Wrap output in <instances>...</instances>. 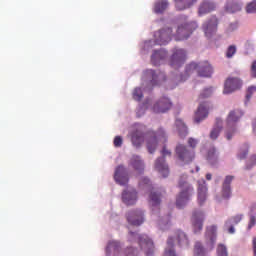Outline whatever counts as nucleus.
Listing matches in <instances>:
<instances>
[{
    "mask_svg": "<svg viewBox=\"0 0 256 256\" xmlns=\"http://www.w3.org/2000/svg\"><path fill=\"white\" fill-rule=\"evenodd\" d=\"M187 177H182L179 180V188L181 189L180 193L178 194L176 198V207L181 209V207H185L195 195V189L189 184L188 182L185 181Z\"/></svg>",
    "mask_w": 256,
    "mask_h": 256,
    "instance_id": "obj_1",
    "label": "nucleus"
},
{
    "mask_svg": "<svg viewBox=\"0 0 256 256\" xmlns=\"http://www.w3.org/2000/svg\"><path fill=\"white\" fill-rule=\"evenodd\" d=\"M193 71H197L200 77H211L213 75V67L207 61L200 62L199 64L194 62L188 64L186 66V74L191 75Z\"/></svg>",
    "mask_w": 256,
    "mask_h": 256,
    "instance_id": "obj_2",
    "label": "nucleus"
},
{
    "mask_svg": "<svg viewBox=\"0 0 256 256\" xmlns=\"http://www.w3.org/2000/svg\"><path fill=\"white\" fill-rule=\"evenodd\" d=\"M175 154L178 161L184 163V165H189V163H193V160L195 159V151L193 149H189L183 144H178L176 146Z\"/></svg>",
    "mask_w": 256,
    "mask_h": 256,
    "instance_id": "obj_3",
    "label": "nucleus"
},
{
    "mask_svg": "<svg viewBox=\"0 0 256 256\" xmlns=\"http://www.w3.org/2000/svg\"><path fill=\"white\" fill-rule=\"evenodd\" d=\"M149 135H152L147 141V149L148 153H155V149H157V143H167V135L165 134V130L163 128L158 129L157 132H149Z\"/></svg>",
    "mask_w": 256,
    "mask_h": 256,
    "instance_id": "obj_4",
    "label": "nucleus"
},
{
    "mask_svg": "<svg viewBox=\"0 0 256 256\" xmlns=\"http://www.w3.org/2000/svg\"><path fill=\"white\" fill-rule=\"evenodd\" d=\"M131 237H134V239H138V244L140 245V248L142 251L145 252L146 256H152L153 253H155V245L153 244V240L149 238V236L142 234L138 235L134 232H130Z\"/></svg>",
    "mask_w": 256,
    "mask_h": 256,
    "instance_id": "obj_5",
    "label": "nucleus"
},
{
    "mask_svg": "<svg viewBox=\"0 0 256 256\" xmlns=\"http://www.w3.org/2000/svg\"><path fill=\"white\" fill-rule=\"evenodd\" d=\"M199 27L197 25V22H189V23H184L180 26H178L175 40L176 41H185V39H189L191 33L195 31Z\"/></svg>",
    "mask_w": 256,
    "mask_h": 256,
    "instance_id": "obj_6",
    "label": "nucleus"
},
{
    "mask_svg": "<svg viewBox=\"0 0 256 256\" xmlns=\"http://www.w3.org/2000/svg\"><path fill=\"white\" fill-rule=\"evenodd\" d=\"M161 153L163 157L156 160L155 169L160 172L162 177H169V166L165 163V157H171V150H168L167 146H163Z\"/></svg>",
    "mask_w": 256,
    "mask_h": 256,
    "instance_id": "obj_7",
    "label": "nucleus"
},
{
    "mask_svg": "<svg viewBox=\"0 0 256 256\" xmlns=\"http://www.w3.org/2000/svg\"><path fill=\"white\" fill-rule=\"evenodd\" d=\"M219 25V19L217 16H211L202 25V30L204 31L205 37L211 39L215 33H217V27Z\"/></svg>",
    "mask_w": 256,
    "mask_h": 256,
    "instance_id": "obj_8",
    "label": "nucleus"
},
{
    "mask_svg": "<svg viewBox=\"0 0 256 256\" xmlns=\"http://www.w3.org/2000/svg\"><path fill=\"white\" fill-rule=\"evenodd\" d=\"M187 60V52L183 49L175 48L170 58V66L172 69H179Z\"/></svg>",
    "mask_w": 256,
    "mask_h": 256,
    "instance_id": "obj_9",
    "label": "nucleus"
},
{
    "mask_svg": "<svg viewBox=\"0 0 256 256\" xmlns=\"http://www.w3.org/2000/svg\"><path fill=\"white\" fill-rule=\"evenodd\" d=\"M216 241H217V225L208 226L205 232L206 251H213V249H215Z\"/></svg>",
    "mask_w": 256,
    "mask_h": 256,
    "instance_id": "obj_10",
    "label": "nucleus"
},
{
    "mask_svg": "<svg viewBox=\"0 0 256 256\" xmlns=\"http://www.w3.org/2000/svg\"><path fill=\"white\" fill-rule=\"evenodd\" d=\"M241 87H243V82L241 81V79L237 77H230L226 80L224 84L223 93L224 95H229L235 91H238V89H240Z\"/></svg>",
    "mask_w": 256,
    "mask_h": 256,
    "instance_id": "obj_11",
    "label": "nucleus"
},
{
    "mask_svg": "<svg viewBox=\"0 0 256 256\" xmlns=\"http://www.w3.org/2000/svg\"><path fill=\"white\" fill-rule=\"evenodd\" d=\"M173 30L165 28L154 33L155 45H167L171 41Z\"/></svg>",
    "mask_w": 256,
    "mask_h": 256,
    "instance_id": "obj_12",
    "label": "nucleus"
},
{
    "mask_svg": "<svg viewBox=\"0 0 256 256\" xmlns=\"http://www.w3.org/2000/svg\"><path fill=\"white\" fill-rule=\"evenodd\" d=\"M241 117H243V111H241L239 109L232 110L229 112L227 119H226V125L232 133H235V127H236L239 119H241Z\"/></svg>",
    "mask_w": 256,
    "mask_h": 256,
    "instance_id": "obj_13",
    "label": "nucleus"
},
{
    "mask_svg": "<svg viewBox=\"0 0 256 256\" xmlns=\"http://www.w3.org/2000/svg\"><path fill=\"white\" fill-rule=\"evenodd\" d=\"M114 180L118 185H127L129 183V175L127 169L123 165H119L114 173Z\"/></svg>",
    "mask_w": 256,
    "mask_h": 256,
    "instance_id": "obj_14",
    "label": "nucleus"
},
{
    "mask_svg": "<svg viewBox=\"0 0 256 256\" xmlns=\"http://www.w3.org/2000/svg\"><path fill=\"white\" fill-rule=\"evenodd\" d=\"M127 221L130 225L139 227L145 221L143 212L141 210H132L127 214Z\"/></svg>",
    "mask_w": 256,
    "mask_h": 256,
    "instance_id": "obj_15",
    "label": "nucleus"
},
{
    "mask_svg": "<svg viewBox=\"0 0 256 256\" xmlns=\"http://www.w3.org/2000/svg\"><path fill=\"white\" fill-rule=\"evenodd\" d=\"M205 219V214L201 211H194L192 214V224L194 228V233H199L203 230V221Z\"/></svg>",
    "mask_w": 256,
    "mask_h": 256,
    "instance_id": "obj_16",
    "label": "nucleus"
},
{
    "mask_svg": "<svg viewBox=\"0 0 256 256\" xmlns=\"http://www.w3.org/2000/svg\"><path fill=\"white\" fill-rule=\"evenodd\" d=\"M173 107V104L169 100V98H161L158 102H156L153 106L154 113H166Z\"/></svg>",
    "mask_w": 256,
    "mask_h": 256,
    "instance_id": "obj_17",
    "label": "nucleus"
},
{
    "mask_svg": "<svg viewBox=\"0 0 256 256\" xmlns=\"http://www.w3.org/2000/svg\"><path fill=\"white\" fill-rule=\"evenodd\" d=\"M197 198L200 206L207 201V183L205 180L198 181Z\"/></svg>",
    "mask_w": 256,
    "mask_h": 256,
    "instance_id": "obj_18",
    "label": "nucleus"
},
{
    "mask_svg": "<svg viewBox=\"0 0 256 256\" xmlns=\"http://www.w3.org/2000/svg\"><path fill=\"white\" fill-rule=\"evenodd\" d=\"M208 115L209 105L207 103L200 104L194 116L195 123H201L203 119H207Z\"/></svg>",
    "mask_w": 256,
    "mask_h": 256,
    "instance_id": "obj_19",
    "label": "nucleus"
},
{
    "mask_svg": "<svg viewBox=\"0 0 256 256\" xmlns=\"http://www.w3.org/2000/svg\"><path fill=\"white\" fill-rule=\"evenodd\" d=\"M131 142L136 149H139L143 143H145V135L141 132V130H133L130 133Z\"/></svg>",
    "mask_w": 256,
    "mask_h": 256,
    "instance_id": "obj_20",
    "label": "nucleus"
},
{
    "mask_svg": "<svg viewBox=\"0 0 256 256\" xmlns=\"http://www.w3.org/2000/svg\"><path fill=\"white\" fill-rule=\"evenodd\" d=\"M122 201L125 205H135L137 203V191L135 189L124 190L122 193Z\"/></svg>",
    "mask_w": 256,
    "mask_h": 256,
    "instance_id": "obj_21",
    "label": "nucleus"
},
{
    "mask_svg": "<svg viewBox=\"0 0 256 256\" xmlns=\"http://www.w3.org/2000/svg\"><path fill=\"white\" fill-rule=\"evenodd\" d=\"M216 7L217 6L215 5V3H213L212 1L206 0L200 4L198 13L200 16L207 15V13H211V11H215Z\"/></svg>",
    "mask_w": 256,
    "mask_h": 256,
    "instance_id": "obj_22",
    "label": "nucleus"
},
{
    "mask_svg": "<svg viewBox=\"0 0 256 256\" xmlns=\"http://www.w3.org/2000/svg\"><path fill=\"white\" fill-rule=\"evenodd\" d=\"M167 58V51L165 50H158L154 51L151 56L152 65H161V61Z\"/></svg>",
    "mask_w": 256,
    "mask_h": 256,
    "instance_id": "obj_23",
    "label": "nucleus"
},
{
    "mask_svg": "<svg viewBox=\"0 0 256 256\" xmlns=\"http://www.w3.org/2000/svg\"><path fill=\"white\" fill-rule=\"evenodd\" d=\"M119 251H121V246L119 245V242L111 241L108 243V246L106 247V255L118 256Z\"/></svg>",
    "mask_w": 256,
    "mask_h": 256,
    "instance_id": "obj_24",
    "label": "nucleus"
},
{
    "mask_svg": "<svg viewBox=\"0 0 256 256\" xmlns=\"http://www.w3.org/2000/svg\"><path fill=\"white\" fill-rule=\"evenodd\" d=\"M146 76L151 80L152 85H159V82L165 78V75L163 73L159 72L158 74L154 72L153 70H146Z\"/></svg>",
    "mask_w": 256,
    "mask_h": 256,
    "instance_id": "obj_25",
    "label": "nucleus"
},
{
    "mask_svg": "<svg viewBox=\"0 0 256 256\" xmlns=\"http://www.w3.org/2000/svg\"><path fill=\"white\" fill-rule=\"evenodd\" d=\"M130 166L135 169V171H143L145 169V164L143 163V160L137 155L132 156L130 159Z\"/></svg>",
    "mask_w": 256,
    "mask_h": 256,
    "instance_id": "obj_26",
    "label": "nucleus"
},
{
    "mask_svg": "<svg viewBox=\"0 0 256 256\" xmlns=\"http://www.w3.org/2000/svg\"><path fill=\"white\" fill-rule=\"evenodd\" d=\"M179 247H188L189 246V239L187 238V235L185 232L178 230L176 232V237H175Z\"/></svg>",
    "mask_w": 256,
    "mask_h": 256,
    "instance_id": "obj_27",
    "label": "nucleus"
},
{
    "mask_svg": "<svg viewBox=\"0 0 256 256\" xmlns=\"http://www.w3.org/2000/svg\"><path fill=\"white\" fill-rule=\"evenodd\" d=\"M175 239L173 237H169L167 241V247L164 251L163 256H177V253L175 252Z\"/></svg>",
    "mask_w": 256,
    "mask_h": 256,
    "instance_id": "obj_28",
    "label": "nucleus"
},
{
    "mask_svg": "<svg viewBox=\"0 0 256 256\" xmlns=\"http://www.w3.org/2000/svg\"><path fill=\"white\" fill-rule=\"evenodd\" d=\"M176 127L178 129L179 136L183 139L189 135V130L187 129V125L181 119H176Z\"/></svg>",
    "mask_w": 256,
    "mask_h": 256,
    "instance_id": "obj_29",
    "label": "nucleus"
},
{
    "mask_svg": "<svg viewBox=\"0 0 256 256\" xmlns=\"http://www.w3.org/2000/svg\"><path fill=\"white\" fill-rule=\"evenodd\" d=\"M223 121L221 119H216V126L210 132V139L215 141L217 137H219V133H221V129H223Z\"/></svg>",
    "mask_w": 256,
    "mask_h": 256,
    "instance_id": "obj_30",
    "label": "nucleus"
},
{
    "mask_svg": "<svg viewBox=\"0 0 256 256\" xmlns=\"http://www.w3.org/2000/svg\"><path fill=\"white\" fill-rule=\"evenodd\" d=\"M176 3V8L178 11H183V9H188L194 3H197V0H174Z\"/></svg>",
    "mask_w": 256,
    "mask_h": 256,
    "instance_id": "obj_31",
    "label": "nucleus"
},
{
    "mask_svg": "<svg viewBox=\"0 0 256 256\" xmlns=\"http://www.w3.org/2000/svg\"><path fill=\"white\" fill-rule=\"evenodd\" d=\"M169 7L167 0H157L154 4V13H163Z\"/></svg>",
    "mask_w": 256,
    "mask_h": 256,
    "instance_id": "obj_32",
    "label": "nucleus"
},
{
    "mask_svg": "<svg viewBox=\"0 0 256 256\" xmlns=\"http://www.w3.org/2000/svg\"><path fill=\"white\" fill-rule=\"evenodd\" d=\"M149 203L152 207H157V205L161 204V194L151 191L149 196Z\"/></svg>",
    "mask_w": 256,
    "mask_h": 256,
    "instance_id": "obj_33",
    "label": "nucleus"
},
{
    "mask_svg": "<svg viewBox=\"0 0 256 256\" xmlns=\"http://www.w3.org/2000/svg\"><path fill=\"white\" fill-rule=\"evenodd\" d=\"M226 11L227 13H237V11H241V4L237 2H227Z\"/></svg>",
    "mask_w": 256,
    "mask_h": 256,
    "instance_id": "obj_34",
    "label": "nucleus"
},
{
    "mask_svg": "<svg viewBox=\"0 0 256 256\" xmlns=\"http://www.w3.org/2000/svg\"><path fill=\"white\" fill-rule=\"evenodd\" d=\"M217 158V150L215 148H211L207 154V161L213 165V163H217Z\"/></svg>",
    "mask_w": 256,
    "mask_h": 256,
    "instance_id": "obj_35",
    "label": "nucleus"
},
{
    "mask_svg": "<svg viewBox=\"0 0 256 256\" xmlns=\"http://www.w3.org/2000/svg\"><path fill=\"white\" fill-rule=\"evenodd\" d=\"M242 219H243V215L238 214V215L232 217L230 220H227L225 222V227H229V225H231L232 223L234 225H238V223H241Z\"/></svg>",
    "mask_w": 256,
    "mask_h": 256,
    "instance_id": "obj_36",
    "label": "nucleus"
},
{
    "mask_svg": "<svg viewBox=\"0 0 256 256\" xmlns=\"http://www.w3.org/2000/svg\"><path fill=\"white\" fill-rule=\"evenodd\" d=\"M217 256H229L227 253V246L223 244H218L216 249Z\"/></svg>",
    "mask_w": 256,
    "mask_h": 256,
    "instance_id": "obj_37",
    "label": "nucleus"
},
{
    "mask_svg": "<svg viewBox=\"0 0 256 256\" xmlns=\"http://www.w3.org/2000/svg\"><path fill=\"white\" fill-rule=\"evenodd\" d=\"M235 53H237V46L230 45L226 50L227 59H231L235 55Z\"/></svg>",
    "mask_w": 256,
    "mask_h": 256,
    "instance_id": "obj_38",
    "label": "nucleus"
},
{
    "mask_svg": "<svg viewBox=\"0 0 256 256\" xmlns=\"http://www.w3.org/2000/svg\"><path fill=\"white\" fill-rule=\"evenodd\" d=\"M231 187L222 186V197L223 199H231Z\"/></svg>",
    "mask_w": 256,
    "mask_h": 256,
    "instance_id": "obj_39",
    "label": "nucleus"
},
{
    "mask_svg": "<svg viewBox=\"0 0 256 256\" xmlns=\"http://www.w3.org/2000/svg\"><path fill=\"white\" fill-rule=\"evenodd\" d=\"M133 99H135V101H141V99H143V90H141V88H136L134 90Z\"/></svg>",
    "mask_w": 256,
    "mask_h": 256,
    "instance_id": "obj_40",
    "label": "nucleus"
},
{
    "mask_svg": "<svg viewBox=\"0 0 256 256\" xmlns=\"http://www.w3.org/2000/svg\"><path fill=\"white\" fill-rule=\"evenodd\" d=\"M235 179V176L233 175H227L222 183V187H231V183H233V180Z\"/></svg>",
    "mask_w": 256,
    "mask_h": 256,
    "instance_id": "obj_41",
    "label": "nucleus"
},
{
    "mask_svg": "<svg viewBox=\"0 0 256 256\" xmlns=\"http://www.w3.org/2000/svg\"><path fill=\"white\" fill-rule=\"evenodd\" d=\"M213 95V88L204 89L200 94V99H207V97H211Z\"/></svg>",
    "mask_w": 256,
    "mask_h": 256,
    "instance_id": "obj_42",
    "label": "nucleus"
},
{
    "mask_svg": "<svg viewBox=\"0 0 256 256\" xmlns=\"http://www.w3.org/2000/svg\"><path fill=\"white\" fill-rule=\"evenodd\" d=\"M246 11L247 13H256V0L247 5Z\"/></svg>",
    "mask_w": 256,
    "mask_h": 256,
    "instance_id": "obj_43",
    "label": "nucleus"
},
{
    "mask_svg": "<svg viewBox=\"0 0 256 256\" xmlns=\"http://www.w3.org/2000/svg\"><path fill=\"white\" fill-rule=\"evenodd\" d=\"M151 181L149 180V178H142L140 181V187L145 188L147 187L148 189H151Z\"/></svg>",
    "mask_w": 256,
    "mask_h": 256,
    "instance_id": "obj_44",
    "label": "nucleus"
},
{
    "mask_svg": "<svg viewBox=\"0 0 256 256\" xmlns=\"http://www.w3.org/2000/svg\"><path fill=\"white\" fill-rule=\"evenodd\" d=\"M256 87L255 86H250L248 87L247 93H246V100L249 101L251 97L253 96V93H255Z\"/></svg>",
    "mask_w": 256,
    "mask_h": 256,
    "instance_id": "obj_45",
    "label": "nucleus"
},
{
    "mask_svg": "<svg viewBox=\"0 0 256 256\" xmlns=\"http://www.w3.org/2000/svg\"><path fill=\"white\" fill-rule=\"evenodd\" d=\"M123 145V138L121 136H116L114 138V147H121Z\"/></svg>",
    "mask_w": 256,
    "mask_h": 256,
    "instance_id": "obj_46",
    "label": "nucleus"
},
{
    "mask_svg": "<svg viewBox=\"0 0 256 256\" xmlns=\"http://www.w3.org/2000/svg\"><path fill=\"white\" fill-rule=\"evenodd\" d=\"M125 256H137V250L134 248H128L125 251Z\"/></svg>",
    "mask_w": 256,
    "mask_h": 256,
    "instance_id": "obj_47",
    "label": "nucleus"
},
{
    "mask_svg": "<svg viewBox=\"0 0 256 256\" xmlns=\"http://www.w3.org/2000/svg\"><path fill=\"white\" fill-rule=\"evenodd\" d=\"M255 224H256V217L251 216L250 217V222L248 224V231H251V229H253V227H255Z\"/></svg>",
    "mask_w": 256,
    "mask_h": 256,
    "instance_id": "obj_48",
    "label": "nucleus"
},
{
    "mask_svg": "<svg viewBox=\"0 0 256 256\" xmlns=\"http://www.w3.org/2000/svg\"><path fill=\"white\" fill-rule=\"evenodd\" d=\"M197 143H198L197 140L194 139V138H189L188 139V145L190 147H192V149H195L197 147Z\"/></svg>",
    "mask_w": 256,
    "mask_h": 256,
    "instance_id": "obj_49",
    "label": "nucleus"
},
{
    "mask_svg": "<svg viewBox=\"0 0 256 256\" xmlns=\"http://www.w3.org/2000/svg\"><path fill=\"white\" fill-rule=\"evenodd\" d=\"M250 163L251 165L249 163L246 165V169H251V167L256 164V154L251 156Z\"/></svg>",
    "mask_w": 256,
    "mask_h": 256,
    "instance_id": "obj_50",
    "label": "nucleus"
},
{
    "mask_svg": "<svg viewBox=\"0 0 256 256\" xmlns=\"http://www.w3.org/2000/svg\"><path fill=\"white\" fill-rule=\"evenodd\" d=\"M251 75H252V77L256 78V60L252 62Z\"/></svg>",
    "mask_w": 256,
    "mask_h": 256,
    "instance_id": "obj_51",
    "label": "nucleus"
},
{
    "mask_svg": "<svg viewBox=\"0 0 256 256\" xmlns=\"http://www.w3.org/2000/svg\"><path fill=\"white\" fill-rule=\"evenodd\" d=\"M248 153H249V149L246 148V150H244L243 153L240 152L238 154L239 159H245V157H247Z\"/></svg>",
    "mask_w": 256,
    "mask_h": 256,
    "instance_id": "obj_52",
    "label": "nucleus"
},
{
    "mask_svg": "<svg viewBox=\"0 0 256 256\" xmlns=\"http://www.w3.org/2000/svg\"><path fill=\"white\" fill-rule=\"evenodd\" d=\"M226 227L228 228V233H230V235H233V233H235V227L232 224H229Z\"/></svg>",
    "mask_w": 256,
    "mask_h": 256,
    "instance_id": "obj_53",
    "label": "nucleus"
},
{
    "mask_svg": "<svg viewBox=\"0 0 256 256\" xmlns=\"http://www.w3.org/2000/svg\"><path fill=\"white\" fill-rule=\"evenodd\" d=\"M232 137H233V134H231V131H228L226 133V139H228V141H231Z\"/></svg>",
    "mask_w": 256,
    "mask_h": 256,
    "instance_id": "obj_54",
    "label": "nucleus"
},
{
    "mask_svg": "<svg viewBox=\"0 0 256 256\" xmlns=\"http://www.w3.org/2000/svg\"><path fill=\"white\" fill-rule=\"evenodd\" d=\"M206 179L207 181H211L212 175L210 173L206 174Z\"/></svg>",
    "mask_w": 256,
    "mask_h": 256,
    "instance_id": "obj_55",
    "label": "nucleus"
},
{
    "mask_svg": "<svg viewBox=\"0 0 256 256\" xmlns=\"http://www.w3.org/2000/svg\"><path fill=\"white\" fill-rule=\"evenodd\" d=\"M185 79H187V77L183 78V76H181L180 81H185Z\"/></svg>",
    "mask_w": 256,
    "mask_h": 256,
    "instance_id": "obj_56",
    "label": "nucleus"
},
{
    "mask_svg": "<svg viewBox=\"0 0 256 256\" xmlns=\"http://www.w3.org/2000/svg\"><path fill=\"white\" fill-rule=\"evenodd\" d=\"M143 110V108H140V110L139 111H142Z\"/></svg>",
    "mask_w": 256,
    "mask_h": 256,
    "instance_id": "obj_57",
    "label": "nucleus"
},
{
    "mask_svg": "<svg viewBox=\"0 0 256 256\" xmlns=\"http://www.w3.org/2000/svg\"><path fill=\"white\" fill-rule=\"evenodd\" d=\"M138 117H141V115L138 114Z\"/></svg>",
    "mask_w": 256,
    "mask_h": 256,
    "instance_id": "obj_58",
    "label": "nucleus"
}]
</instances>
